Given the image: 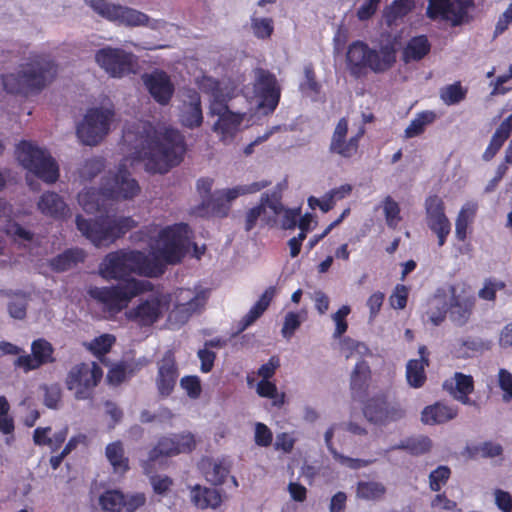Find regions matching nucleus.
I'll return each mask as SVG.
<instances>
[{
  "instance_id": "nucleus-1",
  "label": "nucleus",
  "mask_w": 512,
  "mask_h": 512,
  "mask_svg": "<svg viewBox=\"0 0 512 512\" xmlns=\"http://www.w3.org/2000/svg\"><path fill=\"white\" fill-rule=\"evenodd\" d=\"M142 249H122L107 254L99 265V274L106 280H122L131 274L157 277L167 264L181 261L190 248L186 224L159 229L150 227L132 235Z\"/></svg>"
},
{
  "instance_id": "nucleus-2",
  "label": "nucleus",
  "mask_w": 512,
  "mask_h": 512,
  "mask_svg": "<svg viewBox=\"0 0 512 512\" xmlns=\"http://www.w3.org/2000/svg\"><path fill=\"white\" fill-rule=\"evenodd\" d=\"M122 150L127 156L143 162L147 171L165 173L181 162L185 144L175 129L155 128L148 122L134 120L124 127Z\"/></svg>"
},
{
  "instance_id": "nucleus-3",
  "label": "nucleus",
  "mask_w": 512,
  "mask_h": 512,
  "mask_svg": "<svg viewBox=\"0 0 512 512\" xmlns=\"http://www.w3.org/2000/svg\"><path fill=\"white\" fill-rule=\"evenodd\" d=\"M200 89L210 95L209 115L216 120L212 129L222 141L231 140L240 131L243 124L249 122L252 112L244 109H235L234 104L227 105L226 101L231 98L233 89L225 82H218L211 77H203L199 82Z\"/></svg>"
},
{
  "instance_id": "nucleus-4",
  "label": "nucleus",
  "mask_w": 512,
  "mask_h": 512,
  "mask_svg": "<svg viewBox=\"0 0 512 512\" xmlns=\"http://www.w3.org/2000/svg\"><path fill=\"white\" fill-rule=\"evenodd\" d=\"M139 190L137 182L125 169V164H121L116 171H110L103 178L99 191L91 189L79 193L78 202L88 213L101 212L105 210L106 201L131 199Z\"/></svg>"
},
{
  "instance_id": "nucleus-5",
  "label": "nucleus",
  "mask_w": 512,
  "mask_h": 512,
  "mask_svg": "<svg viewBox=\"0 0 512 512\" xmlns=\"http://www.w3.org/2000/svg\"><path fill=\"white\" fill-rule=\"evenodd\" d=\"M55 71V63L49 55L33 53L17 71L4 75L2 83L9 93L26 94L33 89L42 88Z\"/></svg>"
},
{
  "instance_id": "nucleus-6",
  "label": "nucleus",
  "mask_w": 512,
  "mask_h": 512,
  "mask_svg": "<svg viewBox=\"0 0 512 512\" xmlns=\"http://www.w3.org/2000/svg\"><path fill=\"white\" fill-rule=\"evenodd\" d=\"M16 156L21 166L30 174L46 183H54L59 178V168L44 147L32 141H21L16 147Z\"/></svg>"
},
{
  "instance_id": "nucleus-7",
  "label": "nucleus",
  "mask_w": 512,
  "mask_h": 512,
  "mask_svg": "<svg viewBox=\"0 0 512 512\" xmlns=\"http://www.w3.org/2000/svg\"><path fill=\"white\" fill-rule=\"evenodd\" d=\"M152 289V284L146 280L131 278L125 283L111 287H92L89 295L102 304L110 313H118L128 306L130 301L139 294Z\"/></svg>"
},
{
  "instance_id": "nucleus-8",
  "label": "nucleus",
  "mask_w": 512,
  "mask_h": 512,
  "mask_svg": "<svg viewBox=\"0 0 512 512\" xmlns=\"http://www.w3.org/2000/svg\"><path fill=\"white\" fill-rule=\"evenodd\" d=\"M115 116L112 104H103L88 109L76 130L80 142L88 146L99 144L111 131L115 123Z\"/></svg>"
},
{
  "instance_id": "nucleus-9",
  "label": "nucleus",
  "mask_w": 512,
  "mask_h": 512,
  "mask_svg": "<svg viewBox=\"0 0 512 512\" xmlns=\"http://www.w3.org/2000/svg\"><path fill=\"white\" fill-rule=\"evenodd\" d=\"M78 230L95 246H106L114 242L121 234L134 226V221L129 217L111 219L108 215L101 214L95 222L91 223L81 216H77Z\"/></svg>"
},
{
  "instance_id": "nucleus-10",
  "label": "nucleus",
  "mask_w": 512,
  "mask_h": 512,
  "mask_svg": "<svg viewBox=\"0 0 512 512\" xmlns=\"http://www.w3.org/2000/svg\"><path fill=\"white\" fill-rule=\"evenodd\" d=\"M245 97L251 98L249 110L269 114L278 105L281 89L276 77L263 69L255 70L254 83L245 88Z\"/></svg>"
},
{
  "instance_id": "nucleus-11",
  "label": "nucleus",
  "mask_w": 512,
  "mask_h": 512,
  "mask_svg": "<svg viewBox=\"0 0 512 512\" xmlns=\"http://www.w3.org/2000/svg\"><path fill=\"white\" fill-rule=\"evenodd\" d=\"M86 2L101 17L125 26H147L157 30L166 25L164 20L151 19L145 13L134 8L116 5L105 0H87Z\"/></svg>"
},
{
  "instance_id": "nucleus-12",
  "label": "nucleus",
  "mask_w": 512,
  "mask_h": 512,
  "mask_svg": "<svg viewBox=\"0 0 512 512\" xmlns=\"http://www.w3.org/2000/svg\"><path fill=\"white\" fill-rule=\"evenodd\" d=\"M103 372L95 362L80 363L73 366L66 377V387L78 400L91 397L94 388L102 378Z\"/></svg>"
},
{
  "instance_id": "nucleus-13",
  "label": "nucleus",
  "mask_w": 512,
  "mask_h": 512,
  "mask_svg": "<svg viewBox=\"0 0 512 512\" xmlns=\"http://www.w3.org/2000/svg\"><path fill=\"white\" fill-rule=\"evenodd\" d=\"M96 63L111 77L122 78L136 72L137 57L120 48L104 47L95 53Z\"/></svg>"
},
{
  "instance_id": "nucleus-14",
  "label": "nucleus",
  "mask_w": 512,
  "mask_h": 512,
  "mask_svg": "<svg viewBox=\"0 0 512 512\" xmlns=\"http://www.w3.org/2000/svg\"><path fill=\"white\" fill-rule=\"evenodd\" d=\"M447 297L451 320L460 326L466 324L475 304L470 286L464 282H457L447 289Z\"/></svg>"
},
{
  "instance_id": "nucleus-15",
  "label": "nucleus",
  "mask_w": 512,
  "mask_h": 512,
  "mask_svg": "<svg viewBox=\"0 0 512 512\" xmlns=\"http://www.w3.org/2000/svg\"><path fill=\"white\" fill-rule=\"evenodd\" d=\"M473 0H429L427 16L432 20H443L452 26L464 23Z\"/></svg>"
},
{
  "instance_id": "nucleus-16",
  "label": "nucleus",
  "mask_w": 512,
  "mask_h": 512,
  "mask_svg": "<svg viewBox=\"0 0 512 512\" xmlns=\"http://www.w3.org/2000/svg\"><path fill=\"white\" fill-rule=\"evenodd\" d=\"M196 447V439L191 432H183L163 437L149 453V459L144 462L143 468L146 474L151 473L150 465L159 456H174L180 453L191 452Z\"/></svg>"
},
{
  "instance_id": "nucleus-17",
  "label": "nucleus",
  "mask_w": 512,
  "mask_h": 512,
  "mask_svg": "<svg viewBox=\"0 0 512 512\" xmlns=\"http://www.w3.org/2000/svg\"><path fill=\"white\" fill-rule=\"evenodd\" d=\"M170 294H157L142 300L136 307L126 312V317L140 325H151L168 311L171 305Z\"/></svg>"
},
{
  "instance_id": "nucleus-18",
  "label": "nucleus",
  "mask_w": 512,
  "mask_h": 512,
  "mask_svg": "<svg viewBox=\"0 0 512 512\" xmlns=\"http://www.w3.org/2000/svg\"><path fill=\"white\" fill-rule=\"evenodd\" d=\"M171 298V304L174 305L168 314V322L171 327L185 324L191 315L204 304L203 296L190 289H180L171 295Z\"/></svg>"
},
{
  "instance_id": "nucleus-19",
  "label": "nucleus",
  "mask_w": 512,
  "mask_h": 512,
  "mask_svg": "<svg viewBox=\"0 0 512 512\" xmlns=\"http://www.w3.org/2000/svg\"><path fill=\"white\" fill-rule=\"evenodd\" d=\"M283 211V205L280 202L278 193L263 194L258 206L250 209L246 215L245 229L247 231L255 227L257 220L260 219L267 225H274L277 217Z\"/></svg>"
},
{
  "instance_id": "nucleus-20",
  "label": "nucleus",
  "mask_w": 512,
  "mask_h": 512,
  "mask_svg": "<svg viewBox=\"0 0 512 512\" xmlns=\"http://www.w3.org/2000/svg\"><path fill=\"white\" fill-rule=\"evenodd\" d=\"M426 223L438 238V245L443 246L451 231V223L445 214L443 200L436 196H429L425 201Z\"/></svg>"
},
{
  "instance_id": "nucleus-21",
  "label": "nucleus",
  "mask_w": 512,
  "mask_h": 512,
  "mask_svg": "<svg viewBox=\"0 0 512 512\" xmlns=\"http://www.w3.org/2000/svg\"><path fill=\"white\" fill-rule=\"evenodd\" d=\"M364 134V129L360 128L355 134L348 136V121L341 118L332 134L329 149L343 158H351L357 153L359 140Z\"/></svg>"
},
{
  "instance_id": "nucleus-22",
  "label": "nucleus",
  "mask_w": 512,
  "mask_h": 512,
  "mask_svg": "<svg viewBox=\"0 0 512 512\" xmlns=\"http://www.w3.org/2000/svg\"><path fill=\"white\" fill-rule=\"evenodd\" d=\"M142 81L152 98L161 105L169 103L175 87L170 76L162 70H154L142 75Z\"/></svg>"
},
{
  "instance_id": "nucleus-23",
  "label": "nucleus",
  "mask_w": 512,
  "mask_h": 512,
  "mask_svg": "<svg viewBox=\"0 0 512 512\" xmlns=\"http://www.w3.org/2000/svg\"><path fill=\"white\" fill-rule=\"evenodd\" d=\"M179 373L174 354L167 351L157 362L155 384L160 396L168 397L173 392Z\"/></svg>"
},
{
  "instance_id": "nucleus-24",
  "label": "nucleus",
  "mask_w": 512,
  "mask_h": 512,
  "mask_svg": "<svg viewBox=\"0 0 512 512\" xmlns=\"http://www.w3.org/2000/svg\"><path fill=\"white\" fill-rule=\"evenodd\" d=\"M31 352V355L26 354L19 356L14 361V366L27 373L53 361V348L51 344L44 339L35 340L31 345Z\"/></svg>"
},
{
  "instance_id": "nucleus-25",
  "label": "nucleus",
  "mask_w": 512,
  "mask_h": 512,
  "mask_svg": "<svg viewBox=\"0 0 512 512\" xmlns=\"http://www.w3.org/2000/svg\"><path fill=\"white\" fill-rule=\"evenodd\" d=\"M396 39H387L378 48H369L368 68L376 73L389 70L396 62Z\"/></svg>"
},
{
  "instance_id": "nucleus-26",
  "label": "nucleus",
  "mask_w": 512,
  "mask_h": 512,
  "mask_svg": "<svg viewBox=\"0 0 512 512\" xmlns=\"http://www.w3.org/2000/svg\"><path fill=\"white\" fill-rule=\"evenodd\" d=\"M179 121L187 128L199 127L203 122L201 99L197 92L189 91L183 95L179 107Z\"/></svg>"
},
{
  "instance_id": "nucleus-27",
  "label": "nucleus",
  "mask_w": 512,
  "mask_h": 512,
  "mask_svg": "<svg viewBox=\"0 0 512 512\" xmlns=\"http://www.w3.org/2000/svg\"><path fill=\"white\" fill-rule=\"evenodd\" d=\"M37 208L45 216L56 219L65 217L69 212L65 201L55 192L42 194L37 202Z\"/></svg>"
},
{
  "instance_id": "nucleus-28",
  "label": "nucleus",
  "mask_w": 512,
  "mask_h": 512,
  "mask_svg": "<svg viewBox=\"0 0 512 512\" xmlns=\"http://www.w3.org/2000/svg\"><path fill=\"white\" fill-rule=\"evenodd\" d=\"M457 414L456 408L438 402L422 410L421 421L426 425L442 424L454 419Z\"/></svg>"
},
{
  "instance_id": "nucleus-29",
  "label": "nucleus",
  "mask_w": 512,
  "mask_h": 512,
  "mask_svg": "<svg viewBox=\"0 0 512 512\" xmlns=\"http://www.w3.org/2000/svg\"><path fill=\"white\" fill-rule=\"evenodd\" d=\"M420 359H412L406 366V378L409 385L413 388L421 387L425 380V367L428 365L427 348L425 346L419 347Z\"/></svg>"
},
{
  "instance_id": "nucleus-30",
  "label": "nucleus",
  "mask_w": 512,
  "mask_h": 512,
  "mask_svg": "<svg viewBox=\"0 0 512 512\" xmlns=\"http://www.w3.org/2000/svg\"><path fill=\"white\" fill-rule=\"evenodd\" d=\"M190 498L192 503L199 509H216L222 502V497L218 490L195 485L190 489Z\"/></svg>"
},
{
  "instance_id": "nucleus-31",
  "label": "nucleus",
  "mask_w": 512,
  "mask_h": 512,
  "mask_svg": "<svg viewBox=\"0 0 512 512\" xmlns=\"http://www.w3.org/2000/svg\"><path fill=\"white\" fill-rule=\"evenodd\" d=\"M445 387L449 390L454 399L465 405L471 404L468 397L474 389V382L471 376L455 373L453 381L450 383L446 382Z\"/></svg>"
},
{
  "instance_id": "nucleus-32",
  "label": "nucleus",
  "mask_w": 512,
  "mask_h": 512,
  "mask_svg": "<svg viewBox=\"0 0 512 512\" xmlns=\"http://www.w3.org/2000/svg\"><path fill=\"white\" fill-rule=\"evenodd\" d=\"M447 311L448 297L446 290L438 292L432 299L429 300L426 316L432 325L438 326L445 320Z\"/></svg>"
},
{
  "instance_id": "nucleus-33",
  "label": "nucleus",
  "mask_w": 512,
  "mask_h": 512,
  "mask_svg": "<svg viewBox=\"0 0 512 512\" xmlns=\"http://www.w3.org/2000/svg\"><path fill=\"white\" fill-rule=\"evenodd\" d=\"M386 492V486L380 481L361 480L356 484V497L364 501H379Z\"/></svg>"
},
{
  "instance_id": "nucleus-34",
  "label": "nucleus",
  "mask_w": 512,
  "mask_h": 512,
  "mask_svg": "<svg viewBox=\"0 0 512 512\" xmlns=\"http://www.w3.org/2000/svg\"><path fill=\"white\" fill-rule=\"evenodd\" d=\"M369 47L367 44L356 41L352 43L347 51L346 59L353 73L364 67H368Z\"/></svg>"
},
{
  "instance_id": "nucleus-35",
  "label": "nucleus",
  "mask_w": 512,
  "mask_h": 512,
  "mask_svg": "<svg viewBox=\"0 0 512 512\" xmlns=\"http://www.w3.org/2000/svg\"><path fill=\"white\" fill-rule=\"evenodd\" d=\"M430 51V44L425 36L412 38L403 51V61L406 63L421 60Z\"/></svg>"
},
{
  "instance_id": "nucleus-36",
  "label": "nucleus",
  "mask_w": 512,
  "mask_h": 512,
  "mask_svg": "<svg viewBox=\"0 0 512 512\" xmlns=\"http://www.w3.org/2000/svg\"><path fill=\"white\" fill-rule=\"evenodd\" d=\"M367 415L375 422H383L387 420H396L404 415L403 409L398 405L382 403L379 407H368Z\"/></svg>"
},
{
  "instance_id": "nucleus-37",
  "label": "nucleus",
  "mask_w": 512,
  "mask_h": 512,
  "mask_svg": "<svg viewBox=\"0 0 512 512\" xmlns=\"http://www.w3.org/2000/svg\"><path fill=\"white\" fill-rule=\"evenodd\" d=\"M436 119V114L432 111H423L410 121L409 125L404 130V137L406 139L420 136L427 126L431 125Z\"/></svg>"
},
{
  "instance_id": "nucleus-38",
  "label": "nucleus",
  "mask_w": 512,
  "mask_h": 512,
  "mask_svg": "<svg viewBox=\"0 0 512 512\" xmlns=\"http://www.w3.org/2000/svg\"><path fill=\"white\" fill-rule=\"evenodd\" d=\"M477 210V204L473 202L465 203L460 209L455 221L456 237L463 241L467 235V228L472 223Z\"/></svg>"
},
{
  "instance_id": "nucleus-39",
  "label": "nucleus",
  "mask_w": 512,
  "mask_h": 512,
  "mask_svg": "<svg viewBox=\"0 0 512 512\" xmlns=\"http://www.w3.org/2000/svg\"><path fill=\"white\" fill-rule=\"evenodd\" d=\"M276 294L275 287H269L264 291L261 295L260 299L256 302V304L249 310V312L243 318L244 326L243 328L248 327L253 322H255L268 308L270 302L274 298Z\"/></svg>"
},
{
  "instance_id": "nucleus-40",
  "label": "nucleus",
  "mask_w": 512,
  "mask_h": 512,
  "mask_svg": "<svg viewBox=\"0 0 512 512\" xmlns=\"http://www.w3.org/2000/svg\"><path fill=\"white\" fill-rule=\"evenodd\" d=\"M106 457L112 465L114 472L124 473L128 470V458L125 457L124 448L121 442H113L107 445Z\"/></svg>"
},
{
  "instance_id": "nucleus-41",
  "label": "nucleus",
  "mask_w": 512,
  "mask_h": 512,
  "mask_svg": "<svg viewBox=\"0 0 512 512\" xmlns=\"http://www.w3.org/2000/svg\"><path fill=\"white\" fill-rule=\"evenodd\" d=\"M414 0H394L385 10L384 19L391 26L414 8Z\"/></svg>"
},
{
  "instance_id": "nucleus-42",
  "label": "nucleus",
  "mask_w": 512,
  "mask_h": 512,
  "mask_svg": "<svg viewBox=\"0 0 512 512\" xmlns=\"http://www.w3.org/2000/svg\"><path fill=\"white\" fill-rule=\"evenodd\" d=\"M84 252L79 249L68 250L51 260V267L58 272L72 268L78 262L83 261Z\"/></svg>"
},
{
  "instance_id": "nucleus-43",
  "label": "nucleus",
  "mask_w": 512,
  "mask_h": 512,
  "mask_svg": "<svg viewBox=\"0 0 512 512\" xmlns=\"http://www.w3.org/2000/svg\"><path fill=\"white\" fill-rule=\"evenodd\" d=\"M98 503L104 512H123L124 494L119 490H107L99 496Z\"/></svg>"
},
{
  "instance_id": "nucleus-44",
  "label": "nucleus",
  "mask_w": 512,
  "mask_h": 512,
  "mask_svg": "<svg viewBox=\"0 0 512 512\" xmlns=\"http://www.w3.org/2000/svg\"><path fill=\"white\" fill-rule=\"evenodd\" d=\"M230 472V465L226 460L215 461L205 470V477L213 485H221Z\"/></svg>"
},
{
  "instance_id": "nucleus-45",
  "label": "nucleus",
  "mask_w": 512,
  "mask_h": 512,
  "mask_svg": "<svg viewBox=\"0 0 512 512\" xmlns=\"http://www.w3.org/2000/svg\"><path fill=\"white\" fill-rule=\"evenodd\" d=\"M115 336L112 334H103L99 337L94 338L90 342L84 344L87 350H89L94 356L101 359L106 353L110 351L115 343Z\"/></svg>"
},
{
  "instance_id": "nucleus-46",
  "label": "nucleus",
  "mask_w": 512,
  "mask_h": 512,
  "mask_svg": "<svg viewBox=\"0 0 512 512\" xmlns=\"http://www.w3.org/2000/svg\"><path fill=\"white\" fill-rule=\"evenodd\" d=\"M267 185V182H255L248 186H239L232 189L218 191L216 196L218 200L225 199L226 201H232L241 194L255 193L265 188Z\"/></svg>"
},
{
  "instance_id": "nucleus-47",
  "label": "nucleus",
  "mask_w": 512,
  "mask_h": 512,
  "mask_svg": "<svg viewBox=\"0 0 512 512\" xmlns=\"http://www.w3.org/2000/svg\"><path fill=\"white\" fill-rule=\"evenodd\" d=\"M256 392L260 397L273 400V405L280 407L284 404V393H278L276 385L270 380H261L256 386Z\"/></svg>"
},
{
  "instance_id": "nucleus-48",
  "label": "nucleus",
  "mask_w": 512,
  "mask_h": 512,
  "mask_svg": "<svg viewBox=\"0 0 512 512\" xmlns=\"http://www.w3.org/2000/svg\"><path fill=\"white\" fill-rule=\"evenodd\" d=\"M370 377V368L364 361L356 364L351 375V387L355 391L362 390Z\"/></svg>"
},
{
  "instance_id": "nucleus-49",
  "label": "nucleus",
  "mask_w": 512,
  "mask_h": 512,
  "mask_svg": "<svg viewBox=\"0 0 512 512\" xmlns=\"http://www.w3.org/2000/svg\"><path fill=\"white\" fill-rule=\"evenodd\" d=\"M400 447L408 450L413 455H421L430 451L432 441L426 436H419L407 439Z\"/></svg>"
},
{
  "instance_id": "nucleus-50",
  "label": "nucleus",
  "mask_w": 512,
  "mask_h": 512,
  "mask_svg": "<svg viewBox=\"0 0 512 512\" xmlns=\"http://www.w3.org/2000/svg\"><path fill=\"white\" fill-rule=\"evenodd\" d=\"M497 385L502 392V401L509 403L512 401V373L507 369L501 368L497 373Z\"/></svg>"
},
{
  "instance_id": "nucleus-51",
  "label": "nucleus",
  "mask_w": 512,
  "mask_h": 512,
  "mask_svg": "<svg viewBox=\"0 0 512 512\" xmlns=\"http://www.w3.org/2000/svg\"><path fill=\"white\" fill-rule=\"evenodd\" d=\"M466 90L462 88L460 83H454L444 87L441 90L440 97L447 105H453L465 98Z\"/></svg>"
},
{
  "instance_id": "nucleus-52",
  "label": "nucleus",
  "mask_w": 512,
  "mask_h": 512,
  "mask_svg": "<svg viewBox=\"0 0 512 512\" xmlns=\"http://www.w3.org/2000/svg\"><path fill=\"white\" fill-rule=\"evenodd\" d=\"M383 212L389 227H396L401 220L400 208L396 201L387 196L383 201Z\"/></svg>"
},
{
  "instance_id": "nucleus-53",
  "label": "nucleus",
  "mask_w": 512,
  "mask_h": 512,
  "mask_svg": "<svg viewBox=\"0 0 512 512\" xmlns=\"http://www.w3.org/2000/svg\"><path fill=\"white\" fill-rule=\"evenodd\" d=\"M451 471L447 466H439L429 475V487L432 491L438 492L447 483Z\"/></svg>"
},
{
  "instance_id": "nucleus-54",
  "label": "nucleus",
  "mask_w": 512,
  "mask_h": 512,
  "mask_svg": "<svg viewBox=\"0 0 512 512\" xmlns=\"http://www.w3.org/2000/svg\"><path fill=\"white\" fill-rule=\"evenodd\" d=\"M351 308L348 305H343L335 313L332 314V320L335 323V331L333 336L335 338L341 337L348 329L346 317L350 314Z\"/></svg>"
},
{
  "instance_id": "nucleus-55",
  "label": "nucleus",
  "mask_w": 512,
  "mask_h": 512,
  "mask_svg": "<svg viewBox=\"0 0 512 512\" xmlns=\"http://www.w3.org/2000/svg\"><path fill=\"white\" fill-rule=\"evenodd\" d=\"M10 405L4 396H0V431L11 434L14 430L13 418L9 415Z\"/></svg>"
},
{
  "instance_id": "nucleus-56",
  "label": "nucleus",
  "mask_w": 512,
  "mask_h": 512,
  "mask_svg": "<svg viewBox=\"0 0 512 512\" xmlns=\"http://www.w3.org/2000/svg\"><path fill=\"white\" fill-rule=\"evenodd\" d=\"M408 295L409 289L405 285H396L392 294L389 297L390 306L393 309H404L407 304Z\"/></svg>"
},
{
  "instance_id": "nucleus-57",
  "label": "nucleus",
  "mask_w": 512,
  "mask_h": 512,
  "mask_svg": "<svg viewBox=\"0 0 512 512\" xmlns=\"http://www.w3.org/2000/svg\"><path fill=\"white\" fill-rule=\"evenodd\" d=\"M252 30L257 38H269L273 32V22L269 18H255L252 20Z\"/></svg>"
},
{
  "instance_id": "nucleus-58",
  "label": "nucleus",
  "mask_w": 512,
  "mask_h": 512,
  "mask_svg": "<svg viewBox=\"0 0 512 512\" xmlns=\"http://www.w3.org/2000/svg\"><path fill=\"white\" fill-rule=\"evenodd\" d=\"M341 349L345 353L347 358L352 357L356 354L363 356L368 353V348L364 343L358 342L348 337L342 340Z\"/></svg>"
},
{
  "instance_id": "nucleus-59",
  "label": "nucleus",
  "mask_w": 512,
  "mask_h": 512,
  "mask_svg": "<svg viewBox=\"0 0 512 512\" xmlns=\"http://www.w3.org/2000/svg\"><path fill=\"white\" fill-rule=\"evenodd\" d=\"M431 507L440 511L462 512L457 502L447 498L444 493H439L431 500Z\"/></svg>"
},
{
  "instance_id": "nucleus-60",
  "label": "nucleus",
  "mask_w": 512,
  "mask_h": 512,
  "mask_svg": "<svg viewBox=\"0 0 512 512\" xmlns=\"http://www.w3.org/2000/svg\"><path fill=\"white\" fill-rule=\"evenodd\" d=\"M150 484L156 494L166 496L173 486V480L166 475H155L150 477Z\"/></svg>"
},
{
  "instance_id": "nucleus-61",
  "label": "nucleus",
  "mask_w": 512,
  "mask_h": 512,
  "mask_svg": "<svg viewBox=\"0 0 512 512\" xmlns=\"http://www.w3.org/2000/svg\"><path fill=\"white\" fill-rule=\"evenodd\" d=\"M180 386L192 399H197L202 391L200 379L197 376H185L180 380Z\"/></svg>"
},
{
  "instance_id": "nucleus-62",
  "label": "nucleus",
  "mask_w": 512,
  "mask_h": 512,
  "mask_svg": "<svg viewBox=\"0 0 512 512\" xmlns=\"http://www.w3.org/2000/svg\"><path fill=\"white\" fill-rule=\"evenodd\" d=\"M301 318L300 315L295 312H289L286 314L283 327L281 329V333L284 338L290 339L294 332L299 328L301 325Z\"/></svg>"
},
{
  "instance_id": "nucleus-63",
  "label": "nucleus",
  "mask_w": 512,
  "mask_h": 512,
  "mask_svg": "<svg viewBox=\"0 0 512 512\" xmlns=\"http://www.w3.org/2000/svg\"><path fill=\"white\" fill-rule=\"evenodd\" d=\"M104 164L101 159H91L86 161L79 170V175L84 180L95 177L103 169Z\"/></svg>"
},
{
  "instance_id": "nucleus-64",
  "label": "nucleus",
  "mask_w": 512,
  "mask_h": 512,
  "mask_svg": "<svg viewBox=\"0 0 512 512\" xmlns=\"http://www.w3.org/2000/svg\"><path fill=\"white\" fill-rule=\"evenodd\" d=\"M505 288V284L499 280H486L483 288L479 291V297L484 300L492 301L495 299L497 291Z\"/></svg>"
}]
</instances>
